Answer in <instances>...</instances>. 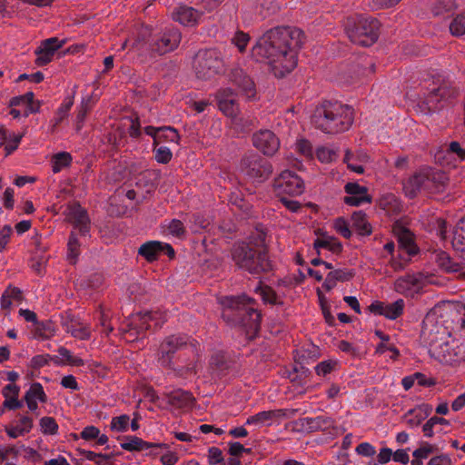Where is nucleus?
Wrapping results in <instances>:
<instances>
[{
	"instance_id": "obj_41",
	"label": "nucleus",
	"mask_w": 465,
	"mask_h": 465,
	"mask_svg": "<svg viewBox=\"0 0 465 465\" xmlns=\"http://www.w3.org/2000/svg\"><path fill=\"white\" fill-rule=\"evenodd\" d=\"M255 292L260 293L264 302H268L271 304L282 303L277 302V294L275 291L268 285H262V282H260V285L256 287Z\"/></svg>"
},
{
	"instance_id": "obj_23",
	"label": "nucleus",
	"mask_w": 465,
	"mask_h": 465,
	"mask_svg": "<svg viewBox=\"0 0 465 465\" xmlns=\"http://www.w3.org/2000/svg\"><path fill=\"white\" fill-rule=\"evenodd\" d=\"M299 421L301 426L308 431L326 430L333 425V420L331 418L323 416L302 418Z\"/></svg>"
},
{
	"instance_id": "obj_9",
	"label": "nucleus",
	"mask_w": 465,
	"mask_h": 465,
	"mask_svg": "<svg viewBox=\"0 0 465 465\" xmlns=\"http://www.w3.org/2000/svg\"><path fill=\"white\" fill-rule=\"evenodd\" d=\"M240 168L244 175L256 183H263L272 173L270 161L257 153L243 156Z\"/></svg>"
},
{
	"instance_id": "obj_22",
	"label": "nucleus",
	"mask_w": 465,
	"mask_h": 465,
	"mask_svg": "<svg viewBox=\"0 0 465 465\" xmlns=\"http://www.w3.org/2000/svg\"><path fill=\"white\" fill-rule=\"evenodd\" d=\"M126 440H128V441L122 443L121 448L128 451H142L149 448H169L166 443H151L136 436H128Z\"/></svg>"
},
{
	"instance_id": "obj_51",
	"label": "nucleus",
	"mask_w": 465,
	"mask_h": 465,
	"mask_svg": "<svg viewBox=\"0 0 465 465\" xmlns=\"http://www.w3.org/2000/svg\"><path fill=\"white\" fill-rule=\"evenodd\" d=\"M345 193L350 195H369L368 188L365 186H361L357 183H347L344 187Z\"/></svg>"
},
{
	"instance_id": "obj_46",
	"label": "nucleus",
	"mask_w": 465,
	"mask_h": 465,
	"mask_svg": "<svg viewBox=\"0 0 465 465\" xmlns=\"http://www.w3.org/2000/svg\"><path fill=\"white\" fill-rule=\"evenodd\" d=\"M103 283V276L98 273L91 275L88 279H81L77 281V284L82 289L98 288Z\"/></svg>"
},
{
	"instance_id": "obj_54",
	"label": "nucleus",
	"mask_w": 465,
	"mask_h": 465,
	"mask_svg": "<svg viewBox=\"0 0 465 465\" xmlns=\"http://www.w3.org/2000/svg\"><path fill=\"white\" fill-rule=\"evenodd\" d=\"M456 341L451 339L450 341V351L452 354L451 361H465V346L464 344L456 345Z\"/></svg>"
},
{
	"instance_id": "obj_27",
	"label": "nucleus",
	"mask_w": 465,
	"mask_h": 465,
	"mask_svg": "<svg viewBox=\"0 0 465 465\" xmlns=\"http://www.w3.org/2000/svg\"><path fill=\"white\" fill-rule=\"evenodd\" d=\"M421 282V274H406L395 281L394 289L396 292L403 293L410 291L412 287H420Z\"/></svg>"
},
{
	"instance_id": "obj_10",
	"label": "nucleus",
	"mask_w": 465,
	"mask_h": 465,
	"mask_svg": "<svg viewBox=\"0 0 465 465\" xmlns=\"http://www.w3.org/2000/svg\"><path fill=\"white\" fill-rule=\"evenodd\" d=\"M277 194L300 195L304 189L303 181L295 173L285 170L273 181Z\"/></svg>"
},
{
	"instance_id": "obj_35",
	"label": "nucleus",
	"mask_w": 465,
	"mask_h": 465,
	"mask_svg": "<svg viewBox=\"0 0 465 465\" xmlns=\"http://www.w3.org/2000/svg\"><path fill=\"white\" fill-rule=\"evenodd\" d=\"M54 331L55 329L52 321L37 322V323H35V337L47 340L54 336Z\"/></svg>"
},
{
	"instance_id": "obj_1",
	"label": "nucleus",
	"mask_w": 465,
	"mask_h": 465,
	"mask_svg": "<svg viewBox=\"0 0 465 465\" xmlns=\"http://www.w3.org/2000/svg\"><path fill=\"white\" fill-rule=\"evenodd\" d=\"M303 33L289 26H277L261 36L252 49V56L266 62L278 78H282L297 65V52L303 45Z\"/></svg>"
},
{
	"instance_id": "obj_59",
	"label": "nucleus",
	"mask_w": 465,
	"mask_h": 465,
	"mask_svg": "<svg viewBox=\"0 0 465 465\" xmlns=\"http://www.w3.org/2000/svg\"><path fill=\"white\" fill-rule=\"evenodd\" d=\"M208 460L211 465H215L218 463L224 464V459L223 456L222 450L217 447H211L208 450Z\"/></svg>"
},
{
	"instance_id": "obj_64",
	"label": "nucleus",
	"mask_w": 465,
	"mask_h": 465,
	"mask_svg": "<svg viewBox=\"0 0 465 465\" xmlns=\"http://www.w3.org/2000/svg\"><path fill=\"white\" fill-rule=\"evenodd\" d=\"M297 150L300 153L304 156H312V147L311 143L306 139L299 140L296 143Z\"/></svg>"
},
{
	"instance_id": "obj_21",
	"label": "nucleus",
	"mask_w": 465,
	"mask_h": 465,
	"mask_svg": "<svg viewBox=\"0 0 465 465\" xmlns=\"http://www.w3.org/2000/svg\"><path fill=\"white\" fill-rule=\"evenodd\" d=\"M426 177V168L421 169L410 177L403 184L406 195L412 199L416 197L421 190L425 191Z\"/></svg>"
},
{
	"instance_id": "obj_20",
	"label": "nucleus",
	"mask_w": 465,
	"mask_h": 465,
	"mask_svg": "<svg viewBox=\"0 0 465 465\" xmlns=\"http://www.w3.org/2000/svg\"><path fill=\"white\" fill-rule=\"evenodd\" d=\"M71 219L74 228L81 235H86L90 231V219L85 209L79 203L74 204L71 210Z\"/></svg>"
},
{
	"instance_id": "obj_49",
	"label": "nucleus",
	"mask_w": 465,
	"mask_h": 465,
	"mask_svg": "<svg viewBox=\"0 0 465 465\" xmlns=\"http://www.w3.org/2000/svg\"><path fill=\"white\" fill-rule=\"evenodd\" d=\"M335 230L345 239L351 237V231L349 228L347 221L343 217H339L334 222Z\"/></svg>"
},
{
	"instance_id": "obj_60",
	"label": "nucleus",
	"mask_w": 465,
	"mask_h": 465,
	"mask_svg": "<svg viewBox=\"0 0 465 465\" xmlns=\"http://www.w3.org/2000/svg\"><path fill=\"white\" fill-rule=\"evenodd\" d=\"M316 154L317 158L322 163H330L336 156V153L333 150L325 147L319 148Z\"/></svg>"
},
{
	"instance_id": "obj_6",
	"label": "nucleus",
	"mask_w": 465,
	"mask_h": 465,
	"mask_svg": "<svg viewBox=\"0 0 465 465\" xmlns=\"http://www.w3.org/2000/svg\"><path fill=\"white\" fill-rule=\"evenodd\" d=\"M381 26L376 17L365 15L349 16L344 23V30L351 42L364 47L378 41Z\"/></svg>"
},
{
	"instance_id": "obj_25",
	"label": "nucleus",
	"mask_w": 465,
	"mask_h": 465,
	"mask_svg": "<svg viewBox=\"0 0 465 465\" xmlns=\"http://www.w3.org/2000/svg\"><path fill=\"white\" fill-rule=\"evenodd\" d=\"M166 396L168 403L177 408L191 406L195 400L190 391L181 389L171 391Z\"/></svg>"
},
{
	"instance_id": "obj_4",
	"label": "nucleus",
	"mask_w": 465,
	"mask_h": 465,
	"mask_svg": "<svg viewBox=\"0 0 465 465\" xmlns=\"http://www.w3.org/2000/svg\"><path fill=\"white\" fill-rule=\"evenodd\" d=\"M234 265L253 275L269 272L272 270V262L263 250L260 251L245 242H235L230 251Z\"/></svg>"
},
{
	"instance_id": "obj_61",
	"label": "nucleus",
	"mask_w": 465,
	"mask_h": 465,
	"mask_svg": "<svg viewBox=\"0 0 465 465\" xmlns=\"http://www.w3.org/2000/svg\"><path fill=\"white\" fill-rule=\"evenodd\" d=\"M168 228H169L170 233L174 236H177V237H181V236L184 235V233H185V229H184L183 223L177 219H173L170 223Z\"/></svg>"
},
{
	"instance_id": "obj_50",
	"label": "nucleus",
	"mask_w": 465,
	"mask_h": 465,
	"mask_svg": "<svg viewBox=\"0 0 465 465\" xmlns=\"http://www.w3.org/2000/svg\"><path fill=\"white\" fill-rule=\"evenodd\" d=\"M129 420V416L126 414L113 418L111 422V430L125 431L127 430Z\"/></svg>"
},
{
	"instance_id": "obj_55",
	"label": "nucleus",
	"mask_w": 465,
	"mask_h": 465,
	"mask_svg": "<svg viewBox=\"0 0 465 465\" xmlns=\"http://www.w3.org/2000/svg\"><path fill=\"white\" fill-rule=\"evenodd\" d=\"M336 366H337V361H331V360L324 361L320 362L315 367V371L318 375L325 376V375L331 373L335 369Z\"/></svg>"
},
{
	"instance_id": "obj_7",
	"label": "nucleus",
	"mask_w": 465,
	"mask_h": 465,
	"mask_svg": "<svg viewBox=\"0 0 465 465\" xmlns=\"http://www.w3.org/2000/svg\"><path fill=\"white\" fill-rule=\"evenodd\" d=\"M193 68L200 80H211L225 73V64L216 49L200 50L193 58Z\"/></svg>"
},
{
	"instance_id": "obj_16",
	"label": "nucleus",
	"mask_w": 465,
	"mask_h": 465,
	"mask_svg": "<svg viewBox=\"0 0 465 465\" xmlns=\"http://www.w3.org/2000/svg\"><path fill=\"white\" fill-rule=\"evenodd\" d=\"M392 232L398 239L401 248L406 251L409 255L418 253L419 248L414 241V234L401 221H396L392 225Z\"/></svg>"
},
{
	"instance_id": "obj_15",
	"label": "nucleus",
	"mask_w": 465,
	"mask_h": 465,
	"mask_svg": "<svg viewBox=\"0 0 465 465\" xmlns=\"http://www.w3.org/2000/svg\"><path fill=\"white\" fill-rule=\"evenodd\" d=\"M219 109L228 117L235 118L239 114L236 94L231 88H223L216 93Z\"/></svg>"
},
{
	"instance_id": "obj_56",
	"label": "nucleus",
	"mask_w": 465,
	"mask_h": 465,
	"mask_svg": "<svg viewBox=\"0 0 465 465\" xmlns=\"http://www.w3.org/2000/svg\"><path fill=\"white\" fill-rule=\"evenodd\" d=\"M250 40V36L248 34H245L242 31L236 32L234 37L232 38V43L238 47L241 53L245 51L246 45Z\"/></svg>"
},
{
	"instance_id": "obj_17",
	"label": "nucleus",
	"mask_w": 465,
	"mask_h": 465,
	"mask_svg": "<svg viewBox=\"0 0 465 465\" xmlns=\"http://www.w3.org/2000/svg\"><path fill=\"white\" fill-rule=\"evenodd\" d=\"M426 175L425 192L438 193L445 190L449 182V177L445 172L427 167Z\"/></svg>"
},
{
	"instance_id": "obj_24",
	"label": "nucleus",
	"mask_w": 465,
	"mask_h": 465,
	"mask_svg": "<svg viewBox=\"0 0 465 465\" xmlns=\"http://www.w3.org/2000/svg\"><path fill=\"white\" fill-rule=\"evenodd\" d=\"M162 252L163 243L158 241L146 242L142 244L138 250V254L143 256L149 262L158 260Z\"/></svg>"
},
{
	"instance_id": "obj_30",
	"label": "nucleus",
	"mask_w": 465,
	"mask_h": 465,
	"mask_svg": "<svg viewBox=\"0 0 465 465\" xmlns=\"http://www.w3.org/2000/svg\"><path fill=\"white\" fill-rule=\"evenodd\" d=\"M313 248L318 255H320V248H325L335 254L341 253L343 249L341 242L333 236H327L326 239L317 238L313 242Z\"/></svg>"
},
{
	"instance_id": "obj_19",
	"label": "nucleus",
	"mask_w": 465,
	"mask_h": 465,
	"mask_svg": "<svg viewBox=\"0 0 465 465\" xmlns=\"http://www.w3.org/2000/svg\"><path fill=\"white\" fill-rule=\"evenodd\" d=\"M158 312L147 311L145 312H138L134 316V321L128 323V330L125 332H129L130 331H136L137 334H142L147 330L150 329L149 321H153L157 319ZM160 319H163V314L159 313Z\"/></svg>"
},
{
	"instance_id": "obj_13",
	"label": "nucleus",
	"mask_w": 465,
	"mask_h": 465,
	"mask_svg": "<svg viewBox=\"0 0 465 465\" xmlns=\"http://www.w3.org/2000/svg\"><path fill=\"white\" fill-rule=\"evenodd\" d=\"M458 94V88L447 83H443L438 88L433 89L428 94L426 103L430 106V109L438 110L442 107V105H440V102L455 98Z\"/></svg>"
},
{
	"instance_id": "obj_58",
	"label": "nucleus",
	"mask_w": 465,
	"mask_h": 465,
	"mask_svg": "<svg viewBox=\"0 0 465 465\" xmlns=\"http://www.w3.org/2000/svg\"><path fill=\"white\" fill-rule=\"evenodd\" d=\"M402 0H371V8L373 10H384L396 6Z\"/></svg>"
},
{
	"instance_id": "obj_43",
	"label": "nucleus",
	"mask_w": 465,
	"mask_h": 465,
	"mask_svg": "<svg viewBox=\"0 0 465 465\" xmlns=\"http://www.w3.org/2000/svg\"><path fill=\"white\" fill-rule=\"evenodd\" d=\"M153 173L151 171H144L136 177L135 184L137 187L146 188L147 192H150L155 188V184L153 183L152 178Z\"/></svg>"
},
{
	"instance_id": "obj_31",
	"label": "nucleus",
	"mask_w": 465,
	"mask_h": 465,
	"mask_svg": "<svg viewBox=\"0 0 465 465\" xmlns=\"http://www.w3.org/2000/svg\"><path fill=\"white\" fill-rule=\"evenodd\" d=\"M197 11L193 7L180 6L173 15V19L184 25H188L194 24L197 20Z\"/></svg>"
},
{
	"instance_id": "obj_53",
	"label": "nucleus",
	"mask_w": 465,
	"mask_h": 465,
	"mask_svg": "<svg viewBox=\"0 0 465 465\" xmlns=\"http://www.w3.org/2000/svg\"><path fill=\"white\" fill-rule=\"evenodd\" d=\"M344 203L351 205V206H359L362 203H371L372 202L371 195H350L345 196L343 199Z\"/></svg>"
},
{
	"instance_id": "obj_29",
	"label": "nucleus",
	"mask_w": 465,
	"mask_h": 465,
	"mask_svg": "<svg viewBox=\"0 0 465 465\" xmlns=\"http://www.w3.org/2000/svg\"><path fill=\"white\" fill-rule=\"evenodd\" d=\"M352 227L361 236L371 235L372 232L371 224L367 221L366 213L362 211L353 212L351 214Z\"/></svg>"
},
{
	"instance_id": "obj_34",
	"label": "nucleus",
	"mask_w": 465,
	"mask_h": 465,
	"mask_svg": "<svg viewBox=\"0 0 465 465\" xmlns=\"http://www.w3.org/2000/svg\"><path fill=\"white\" fill-rule=\"evenodd\" d=\"M73 161L72 155L67 152L55 153L52 157V170L54 173H59L63 168L71 165Z\"/></svg>"
},
{
	"instance_id": "obj_33",
	"label": "nucleus",
	"mask_w": 465,
	"mask_h": 465,
	"mask_svg": "<svg viewBox=\"0 0 465 465\" xmlns=\"http://www.w3.org/2000/svg\"><path fill=\"white\" fill-rule=\"evenodd\" d=\"M285 416V411L283 410H272L261 411L253 416H251L247 419V424H252L257 422H264L269 420L282 418Z\"/></svg>"
},
{
	"instance_id": "obj_63",
	"label": "nucleus",
	"mask_w": 465,
	"mask_h": 465,
	"mask_svg": "<svg viewBox=\"0 0 465 465\" xmlns=\"http://www.w3.org/2000/svg\"><path fill=\"white\" fill-rule=\"evenodd\" d=\"M447 152L456 154L460 161L465 160V149L457 141H453L449 144Z\"/></svg>"
},
{
	"instance_id": "obj_40",
	"label": "nucleus",
	"mask_w": 465,
	"mask_h": 465,
	"mask_svg": "<svg viewBox=\"0 0 465 465\" xmlns=\"http://www.w3.org/2000/svg\"><path fill=\"white\" fill-rule=\"evenodd\" d=\"M436 262L438 265L447 272H458L460 270L459 263L453 262L450 255L445 252L437 254Z\"/></svg>"
},
{
	"instance_id": "obj_44",
	"label": "nucleus",
	"mask_w": 465,
	"mask_h": 465,
	"mask_svg": "<svg viewBox=\"0 0 465 465\" xmlns=\"http://www.w3.org/2000/svg\"><path fill=\"white\" fill-rule=\"evenodd\" d=\"M171 145L160 144L154 145L155 160L160 163H168L172 159V152L170 150Z\"/></svg>"
},
{
	"instance_id": "obj_11",
	"label": "nucleus",
	"mask_w": 465,
	"mask_h": 465,
	"mask_svg": "<svg viewBox=\"0 0 465 465\" xmlns=\"http://www.w3.org/2000/svg\"><path fill=\"white\" fill-rule=\"evenodd\" d=\"M65 40L60 41L57 37H51L41 42L40 46L35 50L37 55L35 64L37 66H44L52 62L57 50L63 47Z\"/></svg>"
},
{
	"instance_id": "obj_32",
	"label": "nucleus",
	"mask_w": 465,
	"mask_h": 465,
	"mask_svg": "<svg viewBox=\"0 0 465 465\" xmlns=\"http://www.w3.org/2000/svg\"><path fill=\"white\" fill-rule=\"evenodd\" d=\"M379 206L387 213H398L401 210L400 201L393 194H386L380 198Z\"/></svg>"
},
{
	"instance_id": "obj_26",
	"label": "nucleus",
	"mask_w": 465,
	"mask_h": 465,
	"mask_svg": "<svg viewBox=\"0 0 465 465\" xmlns=\"http://www.w3.org/2000/svg\"><path fill=\"white\" fill-rule=\"evenodd\" d=\"M451 244L460 257L465 258V216L462 217L453 230Z\"/></svg>"
},
{
	"instance_id": "obj_5",
	"label": "nucleus",
	"mask_w": 465,
	"mask_h": 465,
	"mask_svg": "<svg viewBox=\"0 0 465 465\" xmlns=\"http://www.w3.org/2000/svg\"><path fill=\"white\" fill-rule=\"evenodd\" d=\"M253 302L245 295L227 299L223 311V317L232 319L235 323L242 326L247 334L255 336L261 329L262 313L247 305Z\"/></svg>"
},
{
	"instance_id": "obj_47",
	"label": "nucleus",
	"mask_w": 465,
	"mask_h": 465,
	"mask_svg": "<svg viewBox=\"0 0 465 465\" xmlns=\"http://www.w3.org/2000/svg\"><path fill=\"white\" fill-rule=\"evenodd\" d=\"M25 394L31 395V398L34 400L38 399L43 403L47 401V396L44 391L43 386L39 382H34Z\"/></svg>"
},
{
	"instance_id": "obj_57",
	"label": "nucleus",
	"mask_w": 465,
	"mask_h": 465,
	"mask_svg": "<svg viewBox=\"0 0 465 465\" xmlns=\"http://www.w3.org/2000/svg\"><path fill=\"white\" fill-rule=\"evenodd\" d=\"M330 272L331 273V275H333V278L335 279L336 282H349L355 276V272L353 270L345 271L338 269L331 271Z\"/></svg>"
},
{
	"instance_id": "obj_45",
	"label": "nucleus",
	"mask_w": 465,
	"mask_h": 465,
	"mask_svg": "<svg viewBox=\"0 0 465 465\" xmlns=\"http://www.w3.org/2000/svg\"><path fill=\"white\" fill-rule=\"evenodd\" d=\"M40 426L44 434L54 435L58 431V424L53 417H43L40 420Z\"/></svg>"
},
{
	"instance_id": "obj_37",
	"label": "nucleus",
	"mask_w": 465,
	"mask_h": 465,
	"mask_svg": "<svg viewBox=\"0 0 465 465\" xmlns=\"http://www.w3.org/2000/svg\"><path fill=\"white\" fill-rule=\"evenodd\" d=\"M403 309L404 301L402 299H399L392 303L384 305L383 316L391 320H395L403 313Z\"/></svg>"
},
{
	"instance_id": "obj_52",
	"label": "nucleus",
	"mask_w": 465,
	"mask_h": 465,
	"mask_svg": "<svg viewBox=\"0 0 465 465\" xmlns=\"http://www.w3.org/2000/svg\"><path fill=\"white\" fill-rule=\"evenodd\" d=\"M257 2L261 11L264 13L261 14L263 16L271 15L278 9V5L274 0H257Z\"/></svg>"
},
{
	"instance_id": "obj_18",
	"label": "nucleus",
	"mask_w": 465,
	"mask_h": 465,
	"mask_svg": "<svg viewBox=\"0 0 465 465\" xmlns=\"http://www.w3.org/2000/svg\"><path fill=\"white\" fill-rule=\"evenodd\" d=\"M228 76L229 80L236 84L248 98L255 96L256 90L254 82L242 69L238 67L232 68Z\"/></svg>"
},
{
	"instance_id": "obj_8",
	"label": "nucleus",
	"mask_w": 465,
	"mask_h": 465,
	"mask_svg": "<svg viewBox=\"0 0 465 465\" xmlns=\"http://www.w3.org/2000/svg\"><path fill=\"white\" fill-rule=\"evenodd\" d=\"M188 338L185 335H170L167 336L159 346L158 361L163 367L177 371L179 375H183L184 371H192V368L177 365L173 360L177 351L186 347Z\"/></svg>"
},
{
	"instance_id": "obj_28",
	"label": "nucleus",
	"mask_w": 465,
	"mask_h": 465,
	"mask_svg": "<svg viewBox=\"0 0 465 465\" xmlns=\"http://www.w3.org/2000/svg\"><path fill=\"white\" fill-rule=\"evenodd\" d=\"M180 140V135L176 129L170 126H163L160 127V132L154 137V145L158 146L163 143H167L168 145L178 144Z\"/></svg>"
},
{
	"instance_id": "obj_3",
	"label": "nucleus",
	"mask_w": 465,
	"mask_h": 465,
	"mask_svg": "<svg viewBox=\"0 0 465 465\" xmlns=\"http://www.w3.org/2000/svg\"><path fill=\"white\" fill-rule=\"evenodd\" d=\"M315 128L326 134H338L348 130L353 123L352 111L348 105L323 101L316 106L311 117Z\"/></svg>"
},
{
	"instance_id": "obj_2",
	"label": "nucleus",
	"mask_w": 465,
	"mask_h": 465,
	"mask_svg": "<svg viewBox=\"0 0 465 465\" xmlns=\"http://www.w3.org/2000/svg\"><path fill=\"white\" fill-rule=\"evenodd\" d=\"M420 341L430 352L440 361H452L450 351L451 333L444 324L443 316L435 311L429 312L423 319Z\"/></svg>"
},
{
	"instance_id": "obj_62",
	"label": "nucleus",
	"mask_w": 465,
	"mask_h": 465,
	"mask_svg": "<svg viewBox=\"0 0 465 465\" xmlns=\"http://www.w3.org/2000/svg\"><path fill=\"white\" fill-rule=\"evenodd\" d=\"M23 135H24L23 134H19L14 135L9 140L7 139L8 143L5 146V155H9L15 150L17 149L18 144L20 143V142H21V140L23 138Z\"/></svg>"
},
{
	"instance_id": "obj_39",
	"label": "nucleus",
	"mask_w": 465,
	"mask_h": 465,
	"mask_svg": "<svg viewBox=\"0 0 465 465\" xmlns=\"http://www.w3.org/2000/svg\"><path fill=\"white\" fill-rule=\"evenodd\" d=\"M266 233L263 231H257L255 232H252V234L248 237V241H244L245 243L253 245L257 250H263V252L268 254V247L265 243Z\"/></svg>"
},
{
	"instance_id": "obj_36",
	"label": "nucleus",
	"mask_w": 465,
	"mask_h": 465,
	"mask_svg": "<svg viewBox=\"0 0 465 465\" xmlns=\"http://www.w3.org/2000/svg\"><path fill=\"white\" fill-rule=\"evenodd\" d=\"M68 254L67 259L69 260L71 264H75L77 262V258L80 254V242L77 239L75 232H72L68 240Z\"/></svg>"
},
{
	"instance_id": "obj_42",
	"label": "nucleus",
	"mask_w": 465,
	"mask_h": 465,
	"mask_svg": "<svg viewBox=\"0 0 465 465\" xmlns=\"http://www.w3.org/2000/svg\"><path fill=\"white\" fill-rule=\"evenodd\" d=\"M450 31L452 35L461 36L465 35V13L458 15L450 24Z\"/></svg>"
},
{
	"instance_id": "obj_48",
	"label": "nucleus",
	"mask_w": 465,
	"mask_h": 465,
	"mask_svg": "<svg viewBox=\"0 0 465 465\" xmlns=\"http://www.w3.org/2000/svg\"><path fill=\"white\" fill-rule=\"evenodd\" d=\"M90 100L91 98L88 97L86 99H84L81 104L80 110L76 115V130L80 131L83 127V124L85 120L87 113L90 111Z\"/></svg>"
},
{
	"instance_id": "obj_38",
	"label": "nucleus",
	"mask_w": 465,
	"mask_h": 465,
	"mask_svg": "<svg viewBox=\"0 0 465 465\" xmlns=\"http://www.w3.org/2000/svg\"><path fill=\"white\" fill-rule=\"evenodd\" d=\"M455 0H438L432 7V14L435 16H441L456 9Z\"/></svg>"
},
{
	"instance_id": "obj_14",
	"label": "nucleus",
	"mask_w": 465,
	"mask_h": 465,
	"mask_svg": "<svg viewBox=\"0 0 465 465\" xmlns=\"http://www.w3.org/2000/svg\"><path fill=\"white\" fill-rule=\"evenodd\" d=\"M253 145L263 154L272 156L279 149L280 141L270 130L260 131L252 136Z\"/></svg>"
},
{
	"instance_id": "obj_12",
	"label": "nucleus",
	"mask_w": 465,
	"mask_h": 465,
	"mask_svg": "<svg viewBox=\"0 0 465 465\" xmlns=\"http://www.w3.org/2000/svg\"><path fill=\"white\" fill-rule=\"evenodd\" d=\"M181 42V33L178 30H170L153 40L150 45L151 51L163 55L175 49Z\"/></svg>"
}]
</instances>
